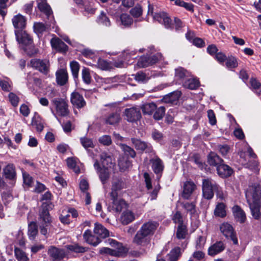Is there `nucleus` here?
I'll use <instances>...</instances> for the list:
<instances>
[{
	"label": "nucleus",
	"mask_w": 261,
	"mask_h": 261,
	"mask_svg": "<svg viewBox=\"0 0 261 261\" xmlns=\"http://www.w3.org/2000/svg\"><path fill=\"white\" fill-rule=\"evenodd\" d=\"M142 109L144 114L150 115L156 109V105L154 103H146L143 106Z\"/></svg>",
	"instance_id": "nucleus-45"
},
{
	"label": "nucleus",
	"mask_w": 261,
	"mask_h": 261,
	"mask_svg": "<svg viewBox=\"0 0 261 261\" xmlns=\"http://www.w3.org/2000/svg\"><path fill=\"white\" fill-rule=\"evenodd\" d=\"M47 28V25H45L42 22H36L34 24V31L38 35L46 31Z\"/></svg>",
	"instance_id": "nucleus-46"
},
{
	"label": "nucleus",
	"mask_w": 261,
	"mask_h": 261,
	"mask_svg": "<svg viewBox=\"0 0 261 261\" xmlns=\"http://www.w3.org/2000/svg\"><path fill=\"white\" fill-rule=\"evenodd\" d=\"M218 185L216 182L211 178L203 179L202 190L203 197L206 199H212L215 190L218 189Z\"/></svg>",
	"instance_id": "nucleus-6"
},
{
	"label": "nucleus",
	"mask_w": 261,
	"mask_h": 261,
	"mask_svg": "<svg viewBox=\"0 0 261 261\" xmlns=\"http://www.w3.org/2000/svg\"><path fill=\"white\" fill-rule=\"evenodd\" d=\"M82 79L83 81L87 84L91 82V77L90 74V71L88 68L84 67L82 71Z\"/></svg>",
	"instance_id": "nucleus-53"
},
{
	"label": "nucleus",
	"mask_w": 261,
	"mask_h": 261,
	"mask_svg": "<svg viewBox=\"0 0 261 261\" xmlns=\"http://www.w3.org/2000/svg\"><path fill=\"white\" fill-rule=\"evenodd\" d=\"M56 81L58 85L63 86L68 81V73L64 69H61L57 71L56 73Z\"/></svg>",
	"instance_id": "nucleus-25"
},
{
	"label": "nucleus",
	"mask_w": 261,
	"mask_h": 261,
	"mask_svg": "<svg viewBox=\"0 0 261 261\" xmlns=\"http://www.w3.org/2000/svg\"><path fill=\"white\" fill-rule=\"evenodd\" d=\"M107 242L114 248L111 249L107 247L102 248L99 251L100 253H105L110 254L112 256H119L124 252V248L122 246V244L111 239H109L107 240Z\"/></svg>",
	"instance_id": "nucleus-5"
},
{
	"label": "nucleus",
	"mask_w": 261,
	"mask_h": 261,
	"mask_svg": "<svg viewBox=\"0 0 261 261\" xmlns=\"http://www.w3.org/2000/svg\"><path fill=\"white\" fill-rule=\"evenodd\" d=\"M120 146L126 155L133 158L135 157L136 152L133 148L126 145L125 144H120Z\"/></svg>",
	"instance_id": "nucleus-41"
},
{
	"label": "nucleus",
	"mask_w": 261,
	"mask_h": 261,
	"mask_svg": "<svg viewBox=\"0 0 261 261\" xmlns=\"http://www.w3.org/2000/svg\"><path fill=\"white\" fill-rule=\"evenodd\" d=\"M124 188H125V184L121 179H113L111 191L109 195L112 201V208L116 212H121L128 206L123 199L119 197L120 191Z\"/></svg>",
	"instance_id": "nucleus-1"
},
{
	"label": "nucleus",
	"mask_w": 261,
	"mask_h": 261,
	"mask_svg": "<svg viewBox=\"0 0 261 261\" xmlns=\"http://www.w3.org/2000/svg\"><path fill=\"white\" fill-rule=\"evenodd\" d=\"M105 120L107 124L117 125L121 120L120 115L117 112L112 113L106 117Z\"/></svg>",
	"instance_id": "nucleus-31"
},
{
	"label": "nucleus",
	"mask_w": 261,
	"mask_h": 261,
	"mask_svg": "<svg viewBox=\"0 0 261 261\" xmlns=\"http://www.w3.org/2000/svg\"><path fill=\"white\" fill-rule=\"evenodd\" d=\"M48 254L53 261H59L66 256L67 252L64 249L51 246L48 249Z\"/></svg>",
	"instance_id": "nucleus-12"
},
{
	"label": "nucleus",
	"mask_w": 261,
	"mask_h": 261,
	"mask_svg": "<svg viewBox=\"0 0 261 261\" xmlns=\"http://www.w3.org/2000/svg\"><path fill=\"white\" fill-rule=\"evenodd\" d=\"M191 76V73L182 67H178L175 69V77L176 80L179 81L182 84L187 78Z\"/></svg>",
	"instance_id": "nucleus-22"
},
{
	"label": "nucleus",
	"mask_w": 261,
	"mask_h": 261,
	"mask_svg": "<svg viewBox=\"0 0 261 261\" xmlns=\"http://www.w3.org/2000/svg\"><path fill=\"white\" fill-rule=\"evenodd\" d=\"M157 227L158 224L156 222L148 221L144 223L139 231L150 237L154 233Z\"/></svg>",
	"instance_id": "nucleus-14"
},
{
	"label": "nucleus",
	"mask_w": 261,
	"mask_h": 261,
	"mask_svg": "<svg viewBox=\"0 0 261 261\" xmlns=\"http://www.w3.org/2000/svg\"><path fill=\"white\" fill-rule=\"evenodd\" d=\"M80 142L86 150H88L89 148H93L94 147V145L92 139L87 137H82L80 138Z\"/></svg>",
	"instance_id": "nucleus-43"
},
{
	"label": "nucleus",
	"mask_w": 261,
	"mask_h": 261,
	"mask_svg": "<svg viewBox=\"0 0 261 261\" xmlns=\"http://www.w3.org/2000/svg\"><path fill=\"white\" fill-rule=\"evenodd\" d=\"M250 83L253 89L257 92H261V84L255 79L251 78L250 80Z\"/></svg>",
	"instance_id": "nucleus-63"
},
{
	"label": "nucleus",
	"mask_w": 261,
	"mask_h": 261,
	"mask_svg": "<svg viewBox=\"0 0 261 261\" xmlns=\"http://www.w3.org/2000/svg\"><path fill=\"white\" fill-rule=\"evenodd\" d=\"M135 219L134 214L131 211L127 210L123 212L120 220L122 224L127 225L133 221Z\"/></svg>",
	"instance_id": "nucleus-30"
},
{
	"label": "nucleus",
	"mask_w": 261,
	"mask_h": 261,
	"mask_svg": "<svg viewBox=\"0 0 261 261\" xmlns=\"http://www.w3.org/2000/svg\"><path fill=\"white\" fill-rule=\"evenodd\" d=\"M251 212V214L254 218L258 219L261 216L260 202H251L249 199L248 202Z\"/></svg>",
	"instance_id": "nucleus-26"
},
{
	"label": "nucleus",
	"mask_w": 261,
	"mask_h": 261,
	"mask_svg": "<svg viewBox=\"0 0 261 261\" xmlns=\"http://www.w3.org/2000/svg\"><path fill=\"white\" fill-rule=\"evenodd\" d=\"M196 188V186L193 181H187L184 185L182 197L186 199H189Z\"/></svg>",
	"instance_id": "nucleus-19"
},
{
	"label": "nucleus",
	"mask_w": 261,
	"mask_h": 261,
	"mask_svg": "<svg viewBox=\"0 0 261 261\" xmlns=\"http://www.w3.org/2000/svg\"><path fill=\"white\" fill-rule=\"evenodd\" d=\"M30 64L32 67L45 74L49 71V63L47 60L33 59L31 60Z\"/></svg>",
	"instance_id": "nucleus-9"
},
{
	"label": "nucleus",
	"mask_w": 261,
	"mask_h": 261,
	"mask_svg": "<svg viewBox=\"0 0 261 261\" xmlns=\"http://www.w3.org/2000/svg\"><path fill=\"white\" fill-rule=\"evenodd\" d=\"M160 186L159 184V180L158 181L157 184L154 186V189L152 191H149V193L150 195V198L151 200H154L156 198L158 192L160 190Z\"/></svg>",
	"instance_id": "nucleus-62"
},
{
	"label": "nucleus",
	"mask_w": 261,
	"mask_h": 261,
	"mask_svg": "<svg viewBox=\"0 0 261 261\" xmlns=\"http://www.w3.org/2000/svg\"><path fill=\"white\" fill-rule=\"evenodd\" d=\"M70 101L73 106L78 109L83 108L86 105L84 97L77 92H73L71 93Z\"/></svg>",
	"instance_id": "nucleus-16"
},
{
	"label": "nucleus",
	"mask_w": 261,
	"mask_h": 261,
	"mask_svg": "<svg viewBox=\"0 0 261 261\" xmlns=\"http://www.w3.org/2000/svg\"><path fill=\"white\" fill-rule=\"evenodd\" d=\"M38 7L39 9L43 12L49 18L51 16L52 11L50 7L47 5L45 0H38L37 1Z\"/></svg>",
	"instance_id": "nucleus-33"
},
{
	"label": "nucleus",
	"mask_w": 261,
	"mask_h": 261,
	"mask_svg": "<svg viewBox=\"0 0 261 261\" xmlns=\"http://www.w3.org/2000/svg\"><path fill=\"white\" fill-rule=\"evenodd\" d=\"M225 245L222 241H218L211 246L208 249V254L211 256H214L223 251Z\"/></svg>",
	"instance_id": "nucleus-23"
},
{
	"label": "nucleus",
	"mask_w": 261,
	"mask_h": 261,
	"mask_svg": "<svg viewBox=\"0 0 261 261\" xmlns=\"http://www.w3.org/2000/svg\"><path fill=\"white\" fill-rule=\"evenodd\" d=\"M226 206L222 203H218L214 210V214L216 216L223 218L226 216V212L225 210Z\"/></svg>",
	"instance_id": "nucleus-38"
},
{
	"label": "nucleus",
	"mask_w": 261,
	"mask_h": 261,
	"mask_svg": "<svg viewBox=\"0 0 261 261\" xmlns=\"http://www.w3.org/2000/svg\"><path fill=\"white\" fill-rule=\"evenodd\" d=\"M12 82L8 80L0 81V87L3 91L9 92L12 90Z\"/></svg>",
	"instance_id": "nucleus-49"
},
{
	"label": "nucleus",
	"mask_w": 261,
	"mask_h": 261,
	"mask_svg": "<svg viewBox=\"0 0 261 261\" xmlns=\"http://www.w3.org/2000/svg\"><path fill=\"white\" fill-rule=\"evenodd\" d=\"M9 100L13 107H16L18 105L19 98L15 93L10 92L9 94Z\"/></svg>",
	"instance_id": "nucleus-61"
},
{
	"label": "nucleus",
	"mask_w": 261,
	"mask_h": 261,
	"mask_svg": "<svg viewBox=\"0 0 261 261\" xmlns=\"http://www.w3.org/2000/svg\"><path fill=\"white\" fill-rule=\"evenodd\" d=\"M101 166L109 167L112 169L113 167V162L111 156L106 152H102L100 155Z\"/></svg>",
	"instance_id": "nucleus-32"
},
{
	"label": "nucleus",
	"mask_w": 261,
	"mask_h": 261,
	"mask_svg": "<svg viewBox=\"0 0 261 261\" xmlns=\"http://www.w3.org/2000/svg\"><path fill=\"white\" fill-rule=\"evenodd\" d=\"M12 23L14 27L17 29V30L21 31L25 27L26 20L23 16L18 14L12 18Z\"/></svg>",
	"instance_id": "nucleus-20"
},
{
	"label": "nucleus",
	"mask_w": 261,
	"mask_h": 261,
	"mask_svg": "<svg viewBox=\"0 0 261 261\" xmlns=\"http://www.w3.org/2000/svg\"><path fill=\"white\" fill-rule=\"evenodd\" d=\"M94 167L96 170L101 182L105 184L109 178L111 169L101 166L97 160L95 162Z\"/></svg>",
	"instance_id": "nucleus-10"
},
{
	"label": "nucleus",
	"mask_w": 261,
	"mask_h": 261,
	"mask_svg": "<svg viewBox=\"0 0 261 261\" xmlns=\"http://www.w3.org/2000/svg\"><path fill=\"white\" fill-rule=\"evenodd\" d=\"M71 72L74 78L78 77L79 71L80 70V65L76 61H73L70 64Z\"/></svg>",
	"instance_id": "nucleus-50"
},
{
	"label": "nucleus",
	"mask_w": 261,
	"mask_h": 261,
	"mask_svg": "<svg viewBox=\"0 0 261 261\" xmlns=\"http://www.w3.org/2000/svg\"><path fill=\"white\" fill-rule=\"evenodd\" d=\"M217 171L218 175L222 178L230 176L233 173L231 167L222 163L218 166Z\"/></svg>",
	"instance_id": "nucleus-21"
},
{
	"label": "nucleus",
	"mask_w": 261,
	"mask_h": 261,
	"mask_svg": "<svg viewBox=\"0 0 261 261\" xmlns=\"http://www.w3.org/2000/svg\"><path fill=\"white\" fill-rule=\"evenodd\" d=\"M66 247L69 251L76 253H83L86 251V248L80 246L77 244L69 245Z\"/></svg>",
	"instance_id": "nucleus-48"
},
{
	"label": "nucleus",
	"mask_w": 261,
	"mask_h": 261,
	"mask_svg": "<svg viewBox=\"0 0 261 261\" xmlns=\"http://www.w3.org/2000/svg\"><path fill=\"white\" fill-rule=\"evenodd\" d=\"M118 165L121 169L125 170L131 166V162L127 159L120 160L118 161Z\"/></svg>",
	"instance_id": "nucleus-64"
},
{
	"label": "nucleus",
	"mask_w": 261,
	"mask_h": 261,
	"mask_svg": "<svg viewBox=\"0 0 261 261\" xmlns=\"http://www.w3.org/2000/svg\"><path fill=\"white\" fill-rule=\"evenodd\" d=\"M221 232L227 238L230 239L235 245L238 244V239L232 226L228 223H223L220 227Z\"/></svg>",
	"instance_id": "nucleus-11"
},
{
	"label": "nucleus",
	"mask_w": 261,
	"mask_h": 261,
	"mask_svg": "<svg viewBox=\"0 0 261 261\" xmlns=\"http://www.w3.org/2000/svg\"><path fill=\"white\" fill-rule=\"evenodd\" d=\"M15 33L17 41L19 43L22 44L25 46H30V50H28L27 48H24V50L28 55L31 56L37 53L36 49L32 45L33 40L32 38L25 31L16 30Z\"/></svg>",
	"instance_id": "nucleus-3"
},
{
	"label": "nucleus",
	"mask_w": 261,
	"mask_h": 261,
	"mask_svg": "<svg viewBox=\"0 0 261 261\" xmlns=\"http://www.w3.org/2000/svg\"><path fill=\"white\" fill-rule=\"evenodd\" d=\"M180 205L182 207L185 208L187 212H189L191 213H194L195 212V205L193 202H180Z\"/></svg>",
	"instance_id": "nucleus-59"
},
{
	"label": "nucleus",
	"mask_w": 261,
	"mask_h": 261,
	"mask_svg": "<svg viewBox=\"0 0 261 261\" xmlns=\"http://www.w3.org/2000/svg\"><path fill=\"white\" fill-rule=\"evenodd\" d=\"M98 23L106 27H110L111 25V22L109 18L103 13L101 12L99 16L97 19Z\"/></svg>",
	"instance_id": "nucleus-47"
},
{
	"label": "nucleus",
	"mask_w": 261,
	"mask_h": 261,
	"mask_svg": "<svg viewBox=\"0 0 261 261\" xmlns=\"http://www.w3.org/2000/svg\"><path fill=\"white\" fill-rule=\"evenodd\" d=\"M131 140L137 150L145 151L146 152H150L152 150L151 145L148 143L136 138H132Z\"/></svg>",
	"instance_id": "nucleus-18"
},
{
	"label": "nucleus",
	"mask_w": 261,
	"mask_h": 261,
	"mask_svg": "<svg viewBox=\"0 0 261 261\" xmlns=\"http://www.w3.org/2000/svg\"><path fill=\"white\" fill-rule=\"evenodd\" d=\"M180 96L181 92L176 91L165 96L163 98V100L165 103L176 105Z\"/></svg>",
	"instance_id": "nucleus-24"
},
{
	"label": "nucleus",
	"mask_w": 261,
	"mask_h": 261,
	"mask_svg": "<svg viewBox=\"0 0 261 261\" xmlns=\"http://www.w3.org/2000/svg\"><path fill=\"white\" fill-rule=\"evenodd\" d=\"M207 162L210 165L217 167L223 161L216 153L211 152L207 156Z\"/></svg>",
	"instance_id": "nucleus-34"
},
{
	"label": "nucleus",
	"mask_w": 261,
	"mask_h": 261,
	"mask_svg": "<svg viewBox=\"0 0 261 261\" xmlns=\"http://www.w3.org/2000/svg\"><path fill=\"white\" fill-rule=\"evenodd\" d=\"M226 66L229 69L234 68L238 66V63L237 59L232 56L229 57L226 59Z\"/></svg>",
	"instance_id": "nucleus-52"
},
{
	"label": "nucleus",
	"mask_w": 261,
	"mask_h": 261,
	"mask_svg": "<svg viewBox=\"0 0 261 261\" xmlns=\"http://www.w3.org/2000/svg\"><path fill=\"white\" fill-rule=\"evenodd\" d=\"M217 149L220 153L223 156H226L230 152V148L227 144H220L217 146Z\"/></svg>",
	"instance_id": "nucleus-55"
},
{
	"label": "nucleus",
	"mask_w": 261,
	"mask_h": 261,
	"mask_svg": "<svg viewBox=\"0 0 261 261\" xmlns=\"http://www.w3.org/2000/svg\"><path fill=\"white\" fill-rule=\"evenodd\" d=\"M99 142L105 146H109L112 144V139L109 135H103L99 138Z\"/></svg>",
	"instance_id": "nucleus-58"
},
{
	"label": "nucleus",
	"mask_w": 261,
	"mask_h": 261,
	"mask_svg": "<svg viewBox=\"0 0 261 261\" xmlns=\"http://www.w3.org/2000/svg\"><path fill=\"white\" fill-rule=\"evenodd\" d=\"M125 119L129 122H136L141 118V113L139 108L132 107L125 109Z\"/></svg>",
	"instance_id": "nucleus-8"
},
{
	"label": "nucleus",
	"mask_w": 261,
	"mask_h": 261,
	"mask_svg": "<svg viewBox=\"0 0 261 261\" xmlns=\"http://www.w3.org/2000/svg\"><path fill=\"white\" fill-rule=\"evenodd\" d=\"M67 164L68 167L72 169L75 173L78 174L80 173V168L76 166V163L73 158H68L67 159Z\"/></svg>",
	"instance_id": "nucleus-51"
},
{
	"label": "nucleus",
	"mask_w": 261,
	"mask_h": 261,
	"mask_svg": "<svg viewBox=\"0 0 261 261\" xmlns=\"http://www.w3.org/2000/svg\"><path fill=\"white\" fill-rule=\"evenodd\" d=\"M38 234V227L34 222H31L28 226V236L30 240H33Z\"/></svg>",
	"instance_id": "nucleus-39"
},
{
	"label": "nucleus",
	"mask_w": 261,
	"mask_h": 261,
	"mask_svg": "<svg viewBox=\"0 0 261 261\" xmlns=\"http://www.w3.org/2000/svg\"><path fill=\"white\" fill-rule=\"evenodd\" d=\"M51 102L56 108V114H55L51 109L52 112L55 116L57 115L60 116L65 117L69 114V110L68 109L67 100L63 98L58 97L53 99Z\"/></svg>",
	"instance_id": "nucleus-4"
},
{
	"label": "nucleus",
	"mask_w": 261,
	"mask_h": 261,
	"mask_svg": "<svg viewBox=\"0 0 261 261\" xmlns=\"http://www.w3.org/2000/svg\"><path fill=\"white\" fill-rule=\"evenodd\" d=\"M4 174L6 178L14 180L16 177V172L14 165L12 164L7 165L3 169Z\"/></svg>",
	"instance_id": "nucleus-28"
},
{
	"label": "nucleus",
	"mask_w": 261,
	"mask_h": 261,
	"mask_svg": "<svg viewBox=\"0 0 261 261\" xmlns=\"http://www.w3.org/2000/svg\"><path fill=\"white\" fill-rule=\"evenodd\" d=\"M84 9V14H93L95 13V9L92 8L91 3L87 2L85 4H83L82 6Z\"/></svg>",
	"instance_id": "nucleus-60"
},
{
	"label": "nucleus",
	"mask_w": 261,
	"mask_h": 261,
	"mask_svg": "<svg viewBox=\"0 0 261 261\" xmlns=\"http://www.w3.org/2000/svg\"><path fill=\"white\" fill-rule=\"evenodd\" d=\"M49 208H51V204L46 201L42 203L39 211L38 222L40 232L44 236L47 234V227L51 221L48 212Z\"/></svg>",
	"instance_id": "nucleus-2"
},
{
	"label": "nucleus",
	"mask_w": 261,
	"mask_h": 261,
	"mask_svg": "<svg viewBox=\"0 0 261 261\" xmlns=\"http://www.w3.org/2000/svg\"><path fill=\"white\" fill-rule=\"evenodd\" d=\"M153 19L163 24L166 28H170L172 27V20L165 12H155L153 15Z\"/></svg>",
	"instance_id": "nucleus-13"
},
{
	"label": "nucleus",
	"mask_w": 261,
	"mask_h": 261,
	"mask_svg": "<svg viewBox=\"0 0 261 261\" xmlns=\"http://www.w3.org/2000/svg\"><path fill=\"white\" fill-rule=\"evenodd\" d=\"M83 237L87 243L93 246H96L100 242V239L98 237L93 236L90 230L85 231Z\"/></svg>",
	"instance_id": "nucleus-29"
},
{
	"label": "nucleus",
	"mask_w": 261,
	"mask_h": 261,
	"mask_svg": "<svg viewBox=\"0 0 261 261\" xmlns=\"http://www.w3.org/2000/svg\"><path fill=\"white\" fill-rule=\"evenodd\" d=\"M14 252L15 257L18 261H28L29 260L26 253L20 249L15 248Z\"/></svg>",
	"instance_id": "nucleus-42"
},
{
	"label": "nucleus",
	"mask_w": 261,
	"mask_h": 261,
	"mask_svg": "<svg viewBox=\"0 0 261 261\" xmlns=\"http://www.w3.org/2000/svg\"><path fill=\"white\" fill-rule=\"evenodd\" d=\"M152 164V169L154 172L159 174L161 173L164 169V165L162 160L158 156L151 159L150 160Z\"/></svg>",
	"instance_id": "nucleus-27"
},
{
	"label": "nucleus",
	"mask_w": 261,
	"mask_h": 261,
	"mask_svg": "<svg viewBox=\"0 0 261 261\" xmlns=\"http://www.w3.org/2000/svg\"><path fill=\"white\" fill-rule=\"evenodd\" d=\"M150 58L149 57L147 56H143L141 57L138 62V65L139 67L141 68H144L146 67H147L150 65Z\"/></svg>",
	"instance_id": "nucleus-57"
},
{
	"label": "nucleus",
	"mask_w": 261,
	"mask_h": 261,
	"mask_svg": "<svg viewBox=\"0 0 261 261\" xmlns=\"http://www.w3.org/2000/svg\"><path fill=\"white\" fill-rule=\"evenodd\" d=\"M120 18L121 24L124 27H128L133 23V19L129 15L126 14L121 15Z\"/></svg>",
	"instance_id": "nucleus-44"
},
{
	"label": "nucleus",
	"mask_w": 261,
	"mask_h": 261,
	"mask_svg": "<svg viewBox=\"0 0 261 261\" xmlns=\"http://www.w3.org/2000/svg\"><path fill=\"white\" fill-rule=\"evenodd\" d=\"M51 47L56 51L64 53L68 49L67 45L60 39L57 37H54L50 40Z\"/></svg>",
	"instance_id": "nucleus-17"
},
{
	"label": "nucleus",
	"mask_w": 261,
	"mask_h": 261,
	"mask_svg": "<svg viewBox=\"0 0 261 261\" xmlns=\"http://www.w3.org/2000/svg\"><path fill=\"white\" fill-rule=\"evenodd\" d=\"M165 113V109L164 107L161 106L158 108H156L155 112L153 115V118L155 120L161 119Z\"/></svg>",
	"instance_id": "nucleus-56"
},
{
	"label": "nucleus",
	"mask_w": 261,
	"mask_h": 261,
	"mask_svg": "<svg viewBox=\"0 0 261 261\" xmlns=\"http://www.w3.org/2000/svg\"><path fill=\"white\" fill-rule=\"evenodd\" d=\"M94 232L101 238H105L109 236L108 230L99 223H95Z\"/></svg>",
	"instance_id": "nucleus-36"
},
{
	"label": "nucleus",
	"mask_w": 261,
	"mask_h": 261,
	"mask_svg": "<svg viewBox=\"0 0 261 261\" xmlns=\"http://www.w3.org/2000/svg\"><path fill=\"white\" fill-rule=\"evenodd\" d=\"M232 212L235 218L241 223L244 222L246 219V215L244 212L238 205L232 207Z\"/></svg>",
	"instance_id": "nucleus-35"
},
{
	"label": "nucleus",
	"mask_w": 261,
	"mask_h": 261,
	"mask_svg": "<svg viewBox=\"0 0 261 261\" xmlns=\"http://www.w3.org/2000/svg\"><path fill=\"white\" fill-rule=\"evenodd\" d=\"M181 254V249L179 247H175L172 249L168 254L169 261H177Z\"/></svg>",
	"instance_id": "nucleus-40"
},
{
	"label": "nucleus",
	"mask_w": 261,
	"mask_h": 261,
	"mask_svg": "<svg viewBox=\"0 0 261 261\" xmlns=\"http://www.w3.org/2000/svg\"><path fill=\"white\" fill-rule=\"evenodd\" d=\"M199 82L196 79L192 78L191 76L187 78V80L183 82L182 86L191 90L196 89L199 86Z\"/></svg>",
	"instance_id": "nucleus-37"
},
{
	"label": "nucleus",
	"mask_w": 261,
	"mask_h": 261,
	"mask_svg": "<svg viewBox=\"0 0 261 261\" xmlns=\"http://www.w3.org/2000/svg\"><path fill=\"white\" fill-rule=\"evenodd\" d=\"M246 197L248 202L249 199L251 202H260L261 187L258 185H254L249 187L246 192Z\"/></svg>",
	"instance_id": "nucleus-7"
},
{
	"label": "nucleus",
	"mask_w": 261,
	"mask_h": 261,
	"mask_svg": "<svg viewBox=\"0 0 261 261\" xmlns=\"http://www.w3.org/2000/svg\"><path fill=\"white\" fill-rule=\"evenodd\" d=\"M133 242L141 246H147L150 244V238L138 230L134 238Z\"/></svg>",
	"instance_id": "nucleus-15"
},
{
	"label": "nucleus",
	"mask_w": 261,
	"mask_h": 261,
	"mask_svg": "<svg viewBox=\"0 0 261 261\" xmlns=\"http://www.w3.org/2000/svg\"><path fill=\"white\" fill-rule=\"evenodd\" d=\"M187 234V230L185 226L184 225H178L177 232L176 237L179 239H183L186 238Z\"/></svg>",
	"instance_id": "nucleus-54"
}]
</instances>
